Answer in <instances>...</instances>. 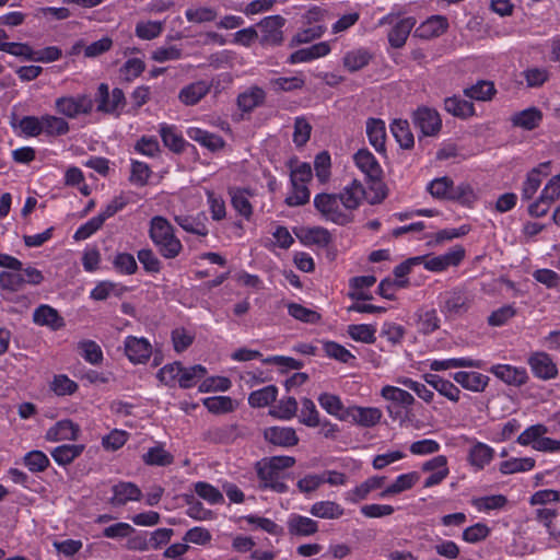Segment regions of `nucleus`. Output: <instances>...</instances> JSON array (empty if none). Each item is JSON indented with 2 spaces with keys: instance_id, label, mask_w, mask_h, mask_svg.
<instances>
[{
  "instance_id": "nucleus-54",
  "label": "nucleus",
  "mask_w": 560,
  "mask_h": 560,
  "mask_svg": "<svg viewBox=\"0 0 560 560\" xmlns=\"http://www.w3.org/2000/svg\"><path fill=\"white\" fill-rule=\"evenodd\" d=\"M305 84L302 77H279L270 80V85L276 92H291L301 90Z\"/></svg>"
},
{
  "instance_id": "nucleus-23",
  "label": "nucleus",
  "mask_w": 560,
  "mask_h": 560,
  "mask_svg": "<svg viewBox=\"0 0 560 560\" xmlns=\"http://www.w3.org/2000/svg\"><path fill=\"white\" fill-rule=\"evenodd\" d=\"M423 377L425 383L432 386L442 396L446 397L453 402H457L459 400L460 390L451 381L444 380L436 374H425Z\"/></svg>"
},
{
  "instance_id": "nucleus-31",
  "label": "nucleus",
  "mask_w": 560,
  "mask_h": 560,
  "mask_svg": "<svg viewBox=\"0 0 560 560\" xmlns=\"http://www.w3.org/2000/svg\"><path fill=\"white\" fill-rule=\"evenodd\" d=\"M353 161L364 175H380L382 172L375 156L368 149L359 150L353 155Z\"/></svg>"
},
{
  "instance_id": "nucleus-28",
  "label": "nucleus",
  "mask_w": 560,
  "mask_h": 560,
  "mask_svg": "<svg viewBox=\"0 0 560 560\" xmlns=\"http://www.w3.org/2000/svg\"><path fill=\"white\" fill-rule=\"evenodd\" d=\"M310 513L318 518L337 520L345 514V510L337 502L326 500L312 504Z\"/></svg>"
},
{
  "instance_id": "nucleus-6",
  "label": "nucleus",
  "mask_w": 560,
  "mask_h": 560,
  "mask_svg": "<svg viewBox=\"0 0 560 560\" xmlns=\"http://www.w3.org/2000/svg\"><path fill=\"white\" fill-rule=\"evenodd\" d=\"M412 121L423 136L434 137L442 128V119L434 108L422 106L417 108L412 115Z\"/></svg>"
},
{
  "instance_id": "nucleus-21",
  "label": "nucleus",
  "mask_w": 560,
  "mask_h": 560,
  "mask_svg": "<svg viewBox=\"0 0 560 560\" xmlns=\"http://www.w3.org/2000/svg\"><path fill=\"white\" fill-rule=\"evenodd\" d=\"M494 457V450L482 442H476L468 451L467 460L477 470L483 469Z\"/></svg>"
},
{
  "instance_id": "nucleus-29",
  "label": "nucleus",
  "mask_w": 560,
  "mask_h": 560,
  "mask_svg": "<svg viewBox=\"0 0 560 560\" xmlns=\"http://www.w3.org/2000/svg\"><path fill=\"white\" fill-rule=\"evenodd\" d=\"M372 54L365 48H358L346 52L342 59L343 67L350 71L355 72L370 63Z\"/></svg>"
},
{
  "instance_id": "nucleus-15",
  "label": "nucleus",
  "mask_w": 560,
  "mask_h": 560,
  "mask_svg": "<svg viewBox=\"0 0 560 560\" xmlns=\"http://www.w3.org/2000/svg\"><path fill=\"white\" fill-rule=\"evenodd\" d=\"M416 23L417 21L412 16L397 21L387 35L389 45L393 48H401L406 44L407 38Z\"/></svg>"
},
{
  "instance_id": "nucleus-25",
  "label": "nucleus",
  "mask_w": 560,
  "mask_h": 560,
  "mask_svg": "<svg viewBox=\"0 0 560 560\" xmlns=\"http://www.w3.org/2000/svg\"><path fill=\"white\" fill-rule=\"evenodd\" d=\"M444 109L460 119H467L475 115L474 104L456 95L444 100Z\"/></svg>"
},
{
  "instance_id": "nucleus-1",
  "label": "nucleus",
  "mask_w": 560,
  "mask_h": 560,
  "mask_svg": "<svg viewBox=\"0 0 560 560\" xmlns=\"http://www.w3.org/2000/svg\"><path fill=\"white\" fill-rule=\"evenodd\" d=\"M386 196L387 188L382 177H364V183L354 178L340 194L317 195L314 205L326 220L343 225L350 221L346 210L357 209L363 200L371 205L380 203Z\"/></svg>"
},
{
  "instance_id": "nucleus-52",
  "label": "nucleus",
  "mask_w": 560,
  "mask_h": 560,
  "mask_svg": "<svg viewBox=\"0 0 560 560\" xmlns=\"http://www.w3.org/2000/svg\"><path fill=\"white\" fill-rule=\"evenodd\" d=\"M319 405L331 416L337 417L341 420V417L346 415V409L336 395L324 393L318 397Z\"/></svg>"
},
{
  "instance_id": "nucleus-38",
  "label": "nucleus",
  "mask_w": 560,
  "mask_h": 560,
  "mask_svg": "<svg viewBox=\"0 0 560 560\" xmlns=\"http://www.w3.org/2000/svg\"><path fill=\"white\" fill-rule=\"evenodd\" d=\"M79 354L90 364L98 365L103 362L104 355L101 347L93 340L78 342Z\"/></svg>"
},
{
  "instance_id": "nucleus-50",
  "label": "nucleus",
  "mask_w": 560,
  "mask_h": 560,
  "mask_svg": "<svg viewBox=\"0 0 560 560\" xmlns=\"http://www.w3.org/2000/svg\"><path fill=\"white\" fill-rule=\"evenodd\" d=\"M288 312L293 318L308 324H316L322 318L320 314L316 311L307 308L298 303H289Z\"/></svg>"
},
{
  "instance_id": "nucleus-18",
  "label": "nucleus",
  "mask_w": 560,
  "mask_h": 560,
  "mask_svg": "<svg viewBox=\"0 0 560 560\" xmlns=\"http://www.w3.org/2000/svg\"><path fill=\"white\" fill-rule=\"evenodd\" d=\"M288 532L292 536L306 537L318 532V523L311 517L292 514L287 522Z\"/></svg>"
},
{
  "instance_id": "nucleus-35",
  "label": "nucleus",
  "mask_w": 560,
  "mask_h": 560,
  "mask_svg": "<svg viewBox=\"0 0 560 560\" xmlns=\"http://www.w3.org/2000/svg\"><path fill=\"white\" fill-rule=\"evenodd\" d=\"M482 366V362L480 360H472L467 358H453L446 360H434L430 364V369L432 371H445L448 369H457V368H477L480 369Z\"/></svg>"
},
{
  "instance_id": "nucleus-47",
  "label": "nucleus",
  "mask_w": 560,
  "mask_h": 560,
  "mask_svg": "<svg viewBox=\"0 0 560 560\" xmlns=\"http://www.w3.org/2000/svg\"><path fill=\"white\" fill-rule=\"evenodd\" d=\"M194 489L198 497L210 504H220L224 502L221 491L208 482L198 481L194 485Z\"/></svg>"
},
{
  "instance_id": "nucleus-40",
  "label": "nucleus",
  "mask_w": 560,
  "mask_h": 560,
  "mask_svg": "<svg viewBox=\"0 0 560 560\" xmlns=\"http://www.w3.org/2000/svg\"><path fill=\"white\" fill-rule=\"evenodd\" d=\"M142 460L150 466H168L173 464L174 456L162 445H156L142 455Z\"/></svg>"
},
{
  "instance_id": "nucleus-27",
  "label": "nucleus",
  "mask_w": 560,
  "mask_h": 560,
  "mask_svg": "<svg viewBox=\"0 0 560 560\" xmlns=\"http://www.w3.org/2000/svg\"><path fill=\"white\" fill-rule=\"evenodd\" d=\"M366 133L374 149L377 152H384L386 140L385 122L381 119L370 118L366 121Z\"/></svg>"
},
{
  "instance_id": "nucleus-57",
  "label": "nucleus",
  "mask_w": 560,
  "mask_h": 560,
  "mask_svg": "<svg viewBox=\"0 0 560 560\" xmlns=\"http://www.w3.org/2000/svg\"><path fill=\"white\" fill-rule=\"evenodd\" d=\"M185 502L188 505L187 515L199 521L211 520L213 513L203 508L202 503L195 499L191 494L184 495Z\"/></svg>"
},
{
  "instance_id": "nucleus-39",
  "label": "nucleus",
  "mask_w": 560,
  "mask_h": 560,
  "mask_svg": "<svg viewBox=\"0 0 560 560\" xmlns=\"http://www.w3.org/2000/svg\"><path fill=\"white\" fill-rule=\"evenodd\" d=\"M42 129L43 133L56 137L67 133L69 130V124L62 117H57L54 115H43Z\"/></svg>"
},
{
  "instance_id": "nucleus-60",
  "label": "nucleus",
  "mask_w": 560,
  "mask_h": 560,
  "mask_svg": "<svg viewBox=\"0 0 560 560\" xmlns=\"http://www.w3.org/2000/svg\"><path fill=\"white\" fill-rule=\"evenodd\" d=\"M324 351L329 358L342 363H348L350 360L354 359V355L348 349L335 341L324 342Z\"/></svg>"
},
{
  "instance_id": "nucleus-58",
  "label": "nucleus",
  "mask_w": 560,
  "mask_h": 560,
  "mask_svg": "<svg viewBox=\"0 0 560 560\" xmlns=\"http://www.w3.org/2000/svg\"><path fill=\"white\" fill-rule=\"evenodd\" d=\"M470 306L469 299L459 292H454L451 296L445 301V310L447 313L453 315H460Z\"/></svg>"
},
{
  "instance_id": "nucleus-46",
  "label": "nucleus",
  "mask_w": 560,
  "mask_h": 560,
  "mask_svg": "<svg viewBox=\"0 0 560 560\" xmlns=\"http://www.w3.org/2000/svg\"><path fill=\"white\" fill-rule=\"evenodd\" d=\"M298 411V401L294 397L282 398L277 406L269 410V413L278 419L289 420Z\"/></svg>"
},
{
  "instance_id": "nucleus-44",
  "label": "nucleus",
  "mask_w": 560,
  "mask_h": 560,
  "mask_svg": "<svg viewBox=\"0 0 560 560\" xmlns=\"http://www.w3.org/2000/svg\"><path fill=\"white\" fill-rule=\"evenodd\" d=\"M535 466V460L532 457L511 458L500 464L499 470L503 475H511L521 471H528Z\"/></svg>"
},
{
  "instance_id": "nucleus-55",
  "label": "nucleus",
  "mask_w": 560,
  "mask_h": 560,
  "mask_svg": "<svg viewBox=\"0 0 560 560\" xmlns=\"http://www.w3.org/2000/svg\"><path fill=\"white\" fill-rule=\"evenodd\" d=\"M24 465L32 472H40L48 467L49 459L44 452L34 450L25 454Z\"/></svg>"
},
{
  "instance_id": "nucleus-62",
  "label": "nucleus",
  "mask_w": 560,
  "mask_h": 560,
  "mask_svg": "<svg viewBox=\"0 0 560 560\" xmlns=\"http://www.w3.org/2000/svg\"><path fill=\"white\" fill-rule=\"evenodd\" d=\"M548 432L547 427L544 424H534L522 432L517 438V443L521 445H530L533 448L536 445L538 439Z\"/></svg>"
},
{
  "instance_id": "nucleus-45",
  "label": "nucleus",
  "mask_w": 560,
  "mask_h": 560,
  "mask_svg": "<svg viewBox=\"0 0 560 560\" xmlns=\"http://www.w3.org/2000/svg\"><path fill=\"white\" fill-rule=\"evenodd\" d=\"M160 135L165 147L170 148L174 152L183 151L185 147V140L176 132L175 127L162 125L160 128Z\"/></svg>"
},
{
  "instance_id": "nucleus-43",
  "label": "nucleus",
  "mask_w": 560,
  "mask_h": 560,
  "mask_svg": "<svg viewBox=\"0 0 560 560\" xmlns=\"http://www.w3.org/2000/svg\"><path fill=\"white\" fill-rule=\"evenodd\" d=\"M347 332L355 341L364 343H374L376 340V329L373 325L352 324L348 326Z\"/></svg>"
},
{
  "instance_id": "nucleus-11",
  "label": "nucleus",
  "mask_w": 560,
  "mask_h": 560,
  "mask_svg": "<svg viewBox=\"0 0 560 560\" xmlns=\"http://www.w3.org/2000/svg\"><path fill=\"white\" fill-rule=\"evenodd\" d=\"M528 364L535 376L541 380H550L557 376L558 369L549 354L536 352L528 359Z\"/></svg>"
},
{
  "instance_id": "nucleus-16",
  "label": "nucleus",
  "mask_w": 560,
  "mask_h": 560,
  "mask_svg": "<svg viewBox=\"0 0 560 560\" xmlns=\"http://www.w3.org/2000/svg\"><path fill=\"white\" fill-rule=\"evenodd\" d=\"M33 322L39 326H47L52 330H58L65 326V320L58 311L47 304H42L35 308Z\"/></svg>"
},
{
  "instance_id": "nucleus-8",
  "label": "nucleus",
  "mask_w": 560,
  "mask_h": 560,
  "mask_svg": "<svg viewBox=\"0 0 560 560\" xmlns=\"http://www.w3.org/2000/svg\"><path fill=\"white\" fill-rule=\"evenodd\" d=\"M126 98L121 89L115 88L109 92L106 83L98 86V106L100 112L113 114L125 106Z\"/></svg>"
},
{
  "instance_id": "nucleus-32",
  "label": "nucleus",
  "mask_w": 560,
  "mask_h": 560,
  "mask_svg": "<svg viewBox=\"0 0 560 560\" xmlns=\"http://www.w3.org/2000/svg\"><path fill=\"white\" fill-rule=\"evenodd\" d=\"M497 90L492 82L490 81H478L476 84L464 89V95L468 98L487 102L492 100L495 95Z\"/></svg>"
},
{
  "instance_id": "nucleus-33",
  "label": "nucleus",
  "mask_w": 560,
  "mask_h": 560,
  "mask_svg": "<svg viewBox=\"0 0 560 560\" xmlns=\"http://www.w3.org/2000/svg\"><path fill=\"white\" fill-rule=\"evenodd\" d=\"M381 395L386 400H389L392 404L400 406L401 408L408 409L410 406L415 404L413 396L399 387L395 386H384L382 388Z\"/></svg>"
},
{
  "instance_id": "nucleus-63",
  "label": "nucleus",
  "mask_w": 560,
  "mask_h": 560,
  "mask_svg": "<svg viewBox=\"0 0 560 560\" xmlns=\"http://www.w3.org/2000/svg\"><path fill=\"white\" fill-rule=\"evenodd\" d=\"M45 439L49 442H58L70 439V420L63 419L58 421L54 427L47 430Z\"/></svg>"
},
{
  "instance_id": "nucleus-53",
  "label": "nucleus",
  "mask_w": 560,
  "mask_h": 560,
  "mask_svg": "<svg viewBox=\"0 0 560 560\" xmlns=\"http://www.w3.org/2000/svg\"><path fill=\"white\" fill-rule=\"evenodd\" d=\"M325 483V475L307 474L296 482L298 490L303 494L316 492Z\"/></svg>"
},
{
  "instance_id": "nucleus-17",
  "label": "nucleus",
  "mask_w": 560,
  "mask_h": 560,
  "mask_svg": "<svg viewBox=\"0 0 560 560\" xmlns=\"http://www.w3.org/2000/svg\"><path fill=\"white\" fill-rule=\"evenodd\" d=\"M447 28L448 22L445 16L433 15L416 28L415 35L423 39H430L444 34Z\"/></svg>"
},
{
  "instance_id": "nucleus-56",
  "label": "nucleus",
  "mask_w": 560,
  "mask_h": 560,
  "mask_svg": "<svg viewBox=\"0 0 560 560\" xmlns=\"http://www.w3.org/2000/svg\"><path fill=\"white\" fill-rule=\"evenodd\" d=\"M0 51L34 61L35 50L26 43H0Z\"/></svg>"
},
{
  "instance_id": "nucleus-2",
  "label": "nucleus",
  "mask_w": 560,
  "mask_h": 560,
  "mask_svg": "<svg viewBox=\"0 0 560 560\" xmlns=\"http://www.w3.org/2000/svg\"><path fill=\"white\" fill-rule=\"evenodd\" d=\"M295 464L292 456H272L258 462L256 465L257 475L262 488H269L275 492L284 493L288 486L283 481L284 470L291 468Z\"/></svg>"
},
{
  "instance_id": "nucleus-4",
  "label": "nucleus",
  "mask_w": 560,
  "mask_h": 560,
  "mask_svg": "<svg viewBox=\"0 0 560 560\" xmlns=\"http://www.w3.org/2000/svg\"><path fill=\"white\" fill-rule=\"evenodd\" d=\"M429 192L435 198L470 201L472 188L464 183L455 185L451 177H435L428 186Z\"/></svg>"
},
{
  "instance_id": "nucleus-41",
  "label": "nucleus",
  "mask_w": 560,
  "mask_h": 560,
  "mask_svg": "<svg viewBox=\"0 0 560 560\" xmlns=\"http://www.w3.org/2000/svg\"><path fill=\"white\" fill-rule=\"evenodd\" d=\"M527 88L537 89L542 86L550 78V72L545 67H529L522 72Z\"/></svg>"
},
{
  "instance_id": "nucleus-37",
  "label": "nucleus",
  "mask_w": 560,
  "mask_h": 560,
  "mask_svg": "<svg viewBox=\"0 0 560 560\" xmlns=\"http://www.w3.org/2000/svg\"><path fill=\"white\" fill-rule=\"evenodd\" d=\"M277 396L278 388L275 385H268L252 392L248 396V404L253 408H262L276 401Z\"/></svg>"
},
{
  "instance_id": "nucleus-49",
  "label": "nucleus",
  "mask_w": 560,
  "mask_h": 560,
  "mask_svg": "<svg viewBox=\"0 0 560 560\" xmlns=\"http://www.w3.org/2000/svg\"><path fill=\"white\" fill-rule=\"evenodd\" d=\"M206 373L207 370L201 364H197L188 369L182 366L178 384L182 388H190L196 384L198 380L202 378Z\"/></svg>"
},
{
  "instance_id": "nucleus-24",
  "label": "nucleus",
  "mask_w": 560,
  "mask_h": 560,
  "mask_svg": "<svg viewBox=\"0 0 560 560\" xmlns=\"http://www.w3.org/2000/svg\"><path fill=\"white\" fill-rule=\"evenodd\" d=\"M175 222L186 232L197 234L199 236L208 235V229L206 225L207 217L205 213H198L197 215L179 214L175 215Z\"/></svg>"
},
{
  "instance_id": "nucleus-10",
  "label": "nucleus",
  "mask_w": 560,
  "mask_h": 560,
  "mask_svg": "<svg viewBox=\"0 0 560 560\" xmlns=\"http://www.w3.org/2000/svg\"><path fill=\"white\" fill-rule=\"evenodd\" d=\"M124 345L125 353L132 363H144L149 360L152 347L145 338L129 336L126 338Z\"/></svg>"
},
{
  "instance_id": "nucleus-30",
  "label": "nucleus",
  "mask_w": 560,
  "mask_h": 560,
  "mask_svg": "<svg viewBox=\"0 0 560 560\" xmlns=\"http://www.w3.org/2000/svg\"><path fill=\"white\" fill-rule=\"evenodd\" d=\"M187 135L191 140L200 143L202 147L209 149L210 151H217L224 144V141L220 136L208 132L200 128H189L187 130Z\"/></svg>"
},
{
  "instance_id": "nucleus-3",
  "label": "nucleus",
  "mask_w": 560,
  "mask_h": 560,
  "mask_svg": "<svg viewBox=\"0 0 560 560\" xmlns=\"http://www.w3.org/2000/svg\"><path fill=\"white\" fill-rule=\"evenodd\" d=\"M150 237L164 258H175L183 248L180 241L173 233L172 225L162 217H154L151 220Z\"/></svg>"
},
{
  "instance_id": "nucleus-42",
  "label": "nucleus",
  "mask_w": 560,
  "mask_h": 560,
  "mask_svg": "<svg viewBox=\"0 0 560 560\" xmlns=\"http://www.w3.org/2000/svg\"><path fill=\"white\" fill-rule=\"evenodd\" d=\"M384 481L385 477H371L361 485H359L358 487H355L349 493V499L352 502H359L361 500H364L372 490L381 488Z\"/></svg>"
},
{
  "instance_id": "nucleus-59",
  "label": "nucleus",
  "mask_w": 560,
  "mask_h": 560,
  "mask_svg": "<svg viewBox=\"0 0 560 560\" xmlns=\"http://www.w3.org/2000/svg\"><path fill=\"white\" fill-rule=\"evenodd\" d=\"M300 421L307 427L319 425V415L313 400L308 398L302 399V409Z\"/></svg>"
},
{
  "instance_id": "nucleus-64",
  "label": "nucleus",
  "mask_w": 560,
  "mask_h": 560,
  "mask_svg": "<svg viewBox=\"0 0 560 560\" xmlns=\"http://www.w3.org/2000/svg\"><path fill=\"white\" fill-rule=\"evenodd\" d=\"M312 126L304 117H296L294 121L293 142L303 147L311 137Z\"/></svg>"
},
{
  "instance_id": "nucleus-20",
  "label": "nucleus",
  "mask_w": 560,
  "mask_h": 560,
  "mask_svg": "<svg viewBox=\"0 0 560 560\" xmlns=\"http://www.w3.org/2000/svg\"><path fill=\"white\" fill-rule=\"evenodd\" d=\"M453 380L465 389L481 393L486 389L490 378L478 372H456L453 374Z\"/></svg>"
},
{
  "instance_id": "nucleus-7",
  "label": "nucleus",
  "mask_w": 560,
  "mask_h": 560,
  "mask_svg": "<svg viewBox=\"0 0 560 560\" xmlns=\"http://www.w3.org/2000/svg\"><path fill=\"white\" fill-rule=\"evenodd\" d=\"M381 418L382 412L378 408L352 406L346 409V415L341 417V420L370 428L377 424Z\"/></svg>"
},
{
  "instance_id": "nucleus-48",
  "label": "nucleus",
  "mask_w": 560,
  "mask_h": 560,
  "mask_svg": "<svg viewBox=\"0 0 560 560\" xmlns=\"http://www.w3.org/2000/svg\"><path fill=\"white\" fill-rule=\"evenodd\" d=\"M164 30V23L159 21L139 22L136 25V35L144 40H151L159 37Z\"/></svg>"
},
{
  "instance_id": "nucleus-14",
  "label": "nucleus",
  "mask_w": 560,
  "mask_h": 560,
  "mask_svg": "<svg viewBox=\"0 0 560 560\" xmlns=\"http://www.w3.org/2000/svg\"><path fill=\"white\" fill-rule=\"evenodd\" d=\"M313 177H290L291 189L285 197V203L290 207L302 206L310 200L307 183Z\"/></svg>"
},
{
  "instance_id": "nucleus-51",
  "label": "nucleus",
  "mask_w": 560,
  "mask_h": 560,
  "mask_svg": "<svg viewBox=\"0 0 560 560\" xmlns=\"http://www.w3.org/2000/svg\"><path fill=\"white\" fill-rule=\"evenodd\" d=\"M185 16L190 23L201 24L214 21L218 16V13L213 8L210 7H197L188 8L185 12Z\"/></svg>"
},
{
  "instance_id": "nucleus-12",
  "label": "nucleus",
  "mask_w": 560,
  "mask_h": 560,
  "mask_svg": "<svg viewBox=\"0 0 560 560\" xmlns=\"http://www.w3.org/2000/svg\"><path fill=\"white\" fill-rule=\"evenodd\" d=\"M266 92L262 88L252 85L237 95L236 105L243 113H252L255 108L260 107L266 102Z\"/></svg>"
},
{
  "instance_id": "nucleus-22",
  "label": "nucleus",
  "mask_w": 560,
  "mask_h": 560,
  "mask_svg": "<svg viewBox=\"0 0 560 560\" xmlns=\"http://www.w3.org/2000/svg\"><path fill=\"white\" fill-rule=\"evenodd\" d=\"M330 52V46L327 42H320L310 47L299 49L289 57L290 63L307 62L316 58L324 57Z\"/></svg>"
},
{
  "instance_id": "nucleus-61",
  "label": "nucleus",
  "mask_w": 560,
  "mask_h": 560,
  "mask_svg": "<svg viewBox=\"0 0 560 560\" xmlns=\"http://www.w3.org/2000/svg\"><path fill=\"white\" fill-rule=\"evenodd\" d=\"M231 201L234 209L243 217L248 219L252 215V206L246 197L245 190L231 189Z\"/></svg>"
},
{
  "instance_id": "nucleus-19",
  "label": "nucleus",
  "mask_w": 560,
  "mask_h": 560,
  "mask_svg": "<svg viewBox=\"0 0 560 560\" xmlns=\"http://www.w3.org/2000/svg\"><path fill=\"white\" fill-rule=\"evenodd\" d=\"M110 504L114 506L125 505L128 501H139L142 497L140 488L132 482L121 481L113 487Z\"/></svg>"
},
{
  "instance_id": "nucleus-5",
  "label": "nucleus",
  "mask_w": 560,
  "mask_h": 560,
  "mask_svg": "<svg viewBox=\"0 0 560 560\" xmlns=\"http://www.w3.org/2000/svg\"><path fill=\"white\" fill-rule=\"evenodd\" d=\"M285 19L281 15H270L264 18L257 27L260 31L259 42L262 46H278L283 42L282 27Z\"/></svg>"
},
{
  "instance_id": "nucleus-9",
  "label": "nucleus",
  "mask_w": 560,
  "mask_h": 560,
  "mask_svg": "<svg viewBox=\"0 0 560 560\" xmlns=\"http://www.w3.org/2000/svg\"><path fill=\"white\" fill-rule=\"evenodd\" d=\"M265 440L276 446L292 447L299 443V436L290 427H269L264 430Z\"/></svg>"
},
{
  "instance_id": "nucleus-26",
  "label": "nucleus",
  "mask_w": 560,
  "mask_h": 560,
  "mask_svg": "<svg viewBox=\"0 0 560 560\" xmlns=\"http://www.w3.org/2000/svg\"><path fill=\"white\" fill-rule=\"evenodd\" d=\"M210 91V84L206 81H197L185 88L179 92L178 98L185 105H195Z\"/></svg>"
},
{
  "instance_id": "nucleus-13",
  "label": "nucleus",
  "mask_w": 560,
  "mask_h": 560,
  "mask_svg": "<svg viewBox=\"0 0 560 560\" xmlns=\"http://www.w3.org/2000/svg\"><path fill=\"white\" fill-rule=\"evenodd\" d=\"M490 372L508 385L522 386L528 375L524 368H516L509 364H497L491 366Z\"/></svg>"
},
{
  "instance_id": "nucleus-36",
  "label": "nucleus",
  "mask_w": 560,
  "mask_h": 560,
  "mask_svg": "<svg viewBox=\"0 0 560 560\" xmlns=\"http://www.w3.org/2000/svg\"><path fill=\"white\" fill-rule=\"evenodd\" d=\"M542 119V114L536 107H530L524 109L520 113H516L512 117V122L514 126L522 127L527 130H532L536 128Z\"/></svg>"
},
{
  "instance_id": "nucleus-34",
  "label": "nucleus",
  "mask_w": 560,
  "mask_h": 560,
  "mask_svg": "<svg viewBox=\"0 0 560 560\" xmlns=\"http://www.w3.org/2000/svg\"><path fill=\"white\" fill-rule=\"evenodd\" d=\"M390 131L402 149H410L413 147L415 138L407 120H394L390 125Z\"/></svg>"
}]
</instances>
